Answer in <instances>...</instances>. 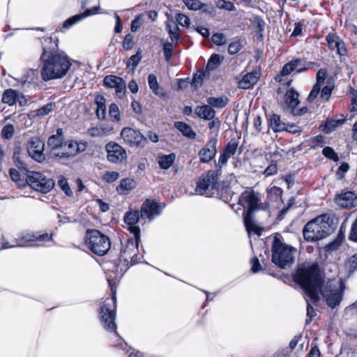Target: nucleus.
<instances>
[{
  "label": "nucleus",
  "instance_id": "46",
  "mask_svg": "<svg viewBox=\"0 0 357 357\" xmlns=\"http://www.w3.org/2000/svg\"><path fill=\"white\" fill-rule=\"evenodd\" d=\"M322 154L327 158L332 160L335 162L339 160V157L337 153L330 146H326L322 151Z\"/></svg>",
  "mask_w": 357,
  "mask_h": 357
},
{
  "label": "nucleus",
  "instance_id": "20",
  "mask_svg": "<svg viewBox=\"0 0 357 357\" xmlns=\"http://www.w3.org/2000/svg\"><path fill=\"white\" fill-rule=\"evenodd\" d=\"M112 130L113 128L112 126L102 124L89 128L87 133L91 137H102L111 134Z\"/></svg>",
  "mask_w": 357,
  "mask_h": 357
},
{
  "label": "nucleus",
  "instance_id": "16",
  "mask_svg": "<svg viewBox=\"0 0 357 357\" xmlns=\"http://www.w3.org/2000/svg\"><path fill=\"white\" fill-rule=\"evenodd\" d=\"M44 143L39 139L31 140L27 146L29 155L36 161H42L44 159Z\"/></svg>",
  "mask_w": 357,
  "mask_h": 357
},
{
  "label": "nucleus",
  "instance_id": "13",
  "mask_svg": "<svg viewBox=\"0 0 357 357\" xmlns=\"http://www.w3.org/2000/svg\"><path fill=\"white\" fill-rule=\"evenodd\" d=\"M107 153V160L112 163H122L127 158V153L124 148L114 142H109L105 146Z\"/></svg>",
  "mask_w": 357,
  "mask_h": 357
},
{
  "label": "nucleus",
  "instance_id": "26",
  "mask_svg": "<svg viewBox=\"0 0 357 357\" xmlns=\"http://www.w3.org/2000/svg\"><path fill=\"white\" fill-rule=\"evenodd\" d=\"M284 101L292 109L299 104L298 93L294 89L288 90L284 96Z\"/></svg>",
  "mask_w": 357,
  "mask_h": 357
},
{
  "label": "nucleus",
  "instance_id": "59",
  "mask_svg": "<svg viewBox=\"0 0 357 357\" xmlns=\"http://www.w3.org/2000/svg\"><path fill=\"white\" fill-rule=\"evenodd\" d=\"M115 89L116 94L119 98H123L125 96L126 92V84L123 79H121V82L119 83Z\"/></svg>",
  "mask_w": 357,
  "mask_h": 357
},
{
  "label": "nucleus",
  "instance_id": "21",
  "mask_svg": "<svg viewBox=\"0 0 357 357\" xmlns=\"http://www.w3.org/2000/svg\"><path fill=\"white\" fill-rule=\"evenodd\" d=\"M260 73L258 70H253L245 75L239 82V86L242 89H249L257 83L259 78Z\"/></svg>",
  "mask_w": 357,
  "mask_h": 357
},
{
  "label": "nucleus",
  "instance_id": "6",
  "mask_svg": "<svg viewBox=\"0 0 357 357\" xmlns=\"http://www.w3.org/2000/svg\"><path fill=\"white\" fill-rule=\"evenodd\" d=\"M52 236L48 234H38L37 233H22L17 238H14L11 242L7 241L4 236L0 240V250L13 248L16 247L39 246L40 244L34 242H43L52 240Z\"/></svg>",
  "mask_w": 357,
  "mask_h": 357
},
{
  "label": "nucleus",
  "instance_id": "11",
  "mask_svg": "<svg viewBox=\"0 0 357 357\" xmlns=\"http://www.w3.org/2000/svg\"><path fill=\"white\" fill-rule=\"evenodd\" d=\"M121 136L124 142L130 147H144L147 143L146 137L139 130L132 128H123Z\"/></svg>",
  "mask_w": 357,
  "mask_h": 357
},
{
  "label": "nucleus",
  "instance_id": "44",
  "mask_svg": "<svg viewBox=\"0 0 357 357\" xmlns=\"http://www.w3.org/2000/svg\"><path fill=\"white\" fill-rule=\"evenodd\" d=\"M167 28L172 42H178L180 39L178 26L176 24H174L172 26L167 25Z\"/></svg>",
  "mask_w": 357,
  "mask_h": 357
},
{
  "label": "nucleus",
  "instance_id": "12",
  "mask_svg": "<svg viewBox=\"0 0 357 357\" xmlns=\"http://www.w3.org/2000/svg\"><path fill=\"white\" fill-rule=\"evenodd\" d=\"M165 206V205L163 203L148 199L141 206L140 217L142 219H148L151 222L162 213Z\"/></svg>",
  "mask_w": 357,
  "mask_h": 357
},
{
  "label": "nucleus",
  "instance_id": "63",
  "mask_svg": "<svg viewBox=\"0 0 357 357\" xmlns=\"http://www.w3.org/2000/svg\"><path fill=\"white\" fill-rule=\"evenodd\" d=\"M267 192L269 195L278 198L282 195V190L279 187L272 186L267 190Z\"/></svg>",
  "mask_w": 357,
  "mask_h": 357
},
{
  "label": "nucleus",
  "instance_id": "27",
  "mask_svg": "<svg viewBox=\"0 0 357 357\" xmlns=\"http://www.w3.org/2000/svg\"><path fill=\"white\" fill-rule=\"evenodd\" d=\"M136 186V183L134 179L130 178H123L119 185L116 188L119 193L126 194L128 192L134 189Z\"/></svg>",
  "mask_w": 357,
  "mask_h": 357
},
{
  "label": "nucleus",
  "instance_id": "30",
  "mask_svg": "<svg viewBox=\"0 0 357 357\" xmlns=\"http://www.w3.org/2000/svg\"><path fill=\"white\" fill-rule=\"evenodd\" d=\"M18 98H20V96L15 90L7 89L3 93L2 102L9 105H13Z\"/></svg>",
  "mask_w": 357,
  "mask_h": 357
},
{
  "label": "nucleus",
  "instance_id": "53",
  "mask_svg": "<svg viewBox=\"0 0 357 357\" xmlns=\"http://www.w3.org/2000/svg\"><path fill=\"white\" fill-rule=\"evenodd\" d=\"M134 46L133 36L130 33L127 34L123 41V47L126 50H131Z\"/></svg>",
  "mask_w": 357,
  "mask_h": 357
},
{
  "label": "nucleus",
  "instance_id": "38",
  "mask_svg": "<svg viewBox=\"0 0 357 357\" xmlns=\"http://www.w3.org/2000/svg\"><path fill=\"white\" fill-rule=\"evenodd\" d=\"M121 79L122 78L114 75H107L104 78L103 82L105 86L116 88Z\"/></svg>",
  "mask_w": 357,
  "mask_h": 357
},
{
  "label": "nucleus",
  "instance_id": "34",
  "mask_svg": "<svg viewBox=\"0 0 357 357\" xmlns=\"http://www.w3.org/2000/svg\"><path fill=\"white\" fill-rule=\"evenodd\" d=\"M62 144V137L57 135H52L49 137L47 141V144L52 148L54 155L55 152L60 151Z\"/></svg>",
  "mask_w": 357,
  "mask_h": 357
},
{
  "label": "nucleus",
  "instance_id": "55",
  "mask_svg": "<svg viewBox=\"0 0 357 357\" xmlns=\"http://www.w3.org/2000/svg\"><path fill=\"white\" fill-rule=\"evenodd\" d=\"M212 41L217 45H224L227 43L226 37L223 33H217L213 35Z\"/></svg>",
  "mask_w": 357,
  "mask_h": 357
},
{
  "label": "nucleus",
  "instance_id": "35",
  "mask_svg": "<svg viewBox=\"0 0 357 357\" xmlns=\"http://www.w3.org/2000/svg\"><path fill=\"white\" fill-rule=\"evenodd\" d=\"M54 105L52 103L47 104L39 109H36L31 114H30L29 118L34 116H44L47 115L53 109Z\"/></svg>",
  "mask_w": 357,
  "mask_h": 357
},
{
  "label": "nucleus",
  "instance_id": "52",
  "mask_svg": "<svg viewBox=\"0 0 357 357\" xmlns=\"http://www.w3.org/2000/svg\"><path fill=\"white\" fill-rule=\"evenodd\" d=\"M119 178V174L117 172H107L102 176V179L107 183H112Z\"/></svg>",
  "mask_w": 357,
  "mask_h": 357
},
{
  "label": "nucleus",
  "instance_id": "31",
  "mask_svg": "<svg viewBox=\"0 0 357 357\" xmlns=\"http://www.w3.org/2000/svg\"><path fill=\"white\" fill-rule=\"evenodd\" d=\"M270 125L274 132H281L286 130V125L282 123L280 116L277 114H273L270 118Z\"/></svg>",
  "mask_w": 357,
  "mask_h": 357
},
{
  "label": "nucleus",
  "instance_id": "64",
  "mask_svg": "<svg viewBox=\"0 0 357 357\" xmlns=\"http://www.w3.org/2000/svg\"><path fill=\"white\" fill-rule=\"evenodd\" d=\"M349 238L354 241H357V218L352 225Z\"/></svg>",
  "mask_w": 357,
  "mask_h": 357
},
{
  "label": "nucleus",
  "instance_id": "43",
  "mask_svg": "<svg viewBox=\"0 0 357 357\" xmlns=\"http://www.w3.org/2000/svg\"><path fill=\"white\" fill-rule=\"evenodd\" d=\"M220 63V56L219 54H213L208 61L206 68L208 70L215 69Z\"/></svg>",
  "mask_w": 357,
  "mask_h": 357
},
{
  "label": "nucleus",
  "instance_id": "61",
  "mask_svg": "<svg viewBox=\"0 0 357 357\" xmlns=\"http://www.w3.org/2000/svg\"><path fill=\"white\" fill-rule=\"evenodd\" d=\"M321 86H319V84H314L308 98L307 100L309 102H312L315 100V98L317 97L319 93H320Z\"/></svg>",
  "mask_w": 357,
  "mask_h": 357
},
{
  "label": "nucleus",
  "instance_id": "40",
  "mask_svg": "<svg viewBox=\"0 0 357 357\" xmlns=\"http://www.w3.org/2000/svg\"><path fill=\"white\" fill-rule=\"evenodd\" d=\"M301 61L300 59H294V60H292L291 61L289 62L288 64L291 66V69L292 71H294V70H296L298 73H303V72L307 70L312 66V63H307V66L301 67L297 69V68L301 66Z\"/></svg>",
  "mask_w": 357,
  "mask_h": 357
},
{
  "label": "nucleus",
  "instance_id": "58",
  "mask_svg": "<svg viewBox=\"0 0 357 357\" xmlns=\"http://www.w3.org/2000/svg\"><path fill=\"white\" fill-rule=\"evenodd\" d=\"M241 49V45L238 41L231 43L228 47V53L234 55L238 53Z\"/></svg>",
  "mask_w": 357,
  "mask_h": 357
},
{
  "label": "nucleus",
  "instance_id": "60",
  "mask_svg": "<svg viewBox=\"0 0 357 357\" xmlns=\"http://www.w3.org/2000/svg\"><path fill=\"white\" fill-rule=\"evenodd\" d=\"M173 45L172 43H165L163 45L164 54L165 59L169 61L172 57V52L173 51Z\"/></svg>",
  "mask_w": 357,
  "mask_h": 357
},
{
  "label": "nucleus",
  "instance_id": "50",
  "mask_svg": "<svg viewBox=\"0 0 357 357\" xmlns=\"http://www.w3.org/2000/svg\"><path fill=\"white\" fill-rule=\"evenodd\" d=\"M144 15L137 16L132 22L130 25V30L132 32H135L142 25L144 21Z\"/></svg>",
  "mask_w": 357,
  "mask_h": 357
},
{
  "label": "nucleus",
  "instance_id": "42",
  "mask_svg": "<svg viewBox=\"0 0 357 357\" xmlns=\"http://www.w3.org/2000/svg\"><path fill=\"white\" fill-rule=\"evenodd\" d=\"M109 114L113 121L118 122L121 120V114L119 107L115 103H112L109 105Z\"/></svg>",
  "mask_w": 357,
  "mask_h": 357
},
{
  "label": "nucleus",
  "instance_id": "1",
  "mask_svg": "<svg viewBox=\"0 0 357 357\" xmlns=\"http://www.w3.org/2000/svg\"><path fill=\"white\" fill-rule=\"evenodd\" d=\"M294 280L303 288L305 295L313 302L318 301L321 294L328 306L333 309L340 305L342 299V282L336 280H329L324 282L317 264L298 269Z\"/></svg>",
  "mask_w": 357,
  "mask_h": 357
},
{
  "label": "nucleus",
  "instance_id": "48",
  "mask_svg": "<svg viewBox=\"0 0 357 357\" xmlns=\"http://www.w3.org/2000/svg\"><path fill=\"white\" fill-rule=\"evenodd\" d=\"M185 5L192 10H200L203 4L199 0H182Z\"/></svg>",
  "mask_w": 357,
  "mask_h": 357
},
{
  "label": "nucleus",
  "instance_id": "9",
  "mask_svg": "<svg viewBox=\"0 0 357 357\" xmlns=\"http://www.w3.org/2000/svg\"><path fill=\"white\" fill-rule=\"evenodd\" d=\"M26 182L32 189L42 193L49 192L55 185L53 178L38 172H31L27 175Z\"/></svg>",
  "mask_w": 357,
  "mask_h": 357
},
{
  "label": "nucleus",
  "instance_id": "3",
  "mask_svg": "<svg viewBox=\"0 0 357 357\" xmlns=\"http://www.w3.org/2000/svg\"><path fill=\"white\" fill-rule=\"evenodd\" d=\"M108 282L112 291V297L107 298L100 306L99 312L100 319L103 328L108 332H114V336L116 339V344L114 346L122 350H126V343L119 337L116 332V325L115 324L116 297V291L112 285L111 280L108 279Z\"/></svg>",
  "mask_w": 357,
  "mask_h": 357
},
{
  "label": "nucleus",
  "instance_id": "2",
  "mask_svg": "<svg viewBox=\"0 0 357 357\" xmlns=\"http://www.w3.org/2000/svg\"><path fill=\"white\" fill-rule=\"evenodd\" d=\"M42 63L41 77L49 81L64 77L71 66L68 56L63 52H59L54 48L43 46L40 56Z\"/></svg>",
  "mask_w": 357,
  "mask_h": 357
},
{
  "label": "nucleus",
  "instance_id": "54",
  "mask_svg": "<svg viewBox=\"0 0 357 357\" xmlns=\"http://www.w3.org/2000/svg\"><path fill=\"white\" fill-rule=\"evenodd\" d=\"M176 20L177 22L183 26L188 27L190 24L189 17L182 13L177 14L176 16Z\"/></svg>",
  "mask_w": 357,
  "mask_h": 357
},
{
  "label": "nucleus",
  "instance_id": "14",
  "mask_svg": "<svg viewBox=\"0 0 357 357\" xmlns=\"http://www.w3.org/2000/svg\"><path fill=\"white\" fill-rule=\"evenodd\" d=\"M217 144L218 139L216 138H212L207 142L205 147L202 148L199 152L201 162L207 163L214 158L217 153Z\"/></svg>",
  "mask_w": 357,
  "mask_h": 357
},
{
  "label": "nucleus",
  "instance_id": "47",
  "mask_svg": "<svg viewBox=\"0 0 357 357\" xmlns=\"http://www.w3.org/2000/svg\"><path fill=\"white\" fill-rule=\"evenodd\" d=\"M238 145V142L235 139H232L228 142L223 151L232 156L236 153Z\"/></svg>",
  "mask_w": 357,
  "mask_h": 357
},
{
  "label": "nucleus",
  "instance_id": "10",
  "mask_svg": "<svg viewBox=\"0 0 357 357\" xmlns=\"http://www.w3.org/2000/svg\"><path fill=\"white\" fill-rule=\"evenodd\" d=\"M218 171L211 170L197 183L196 192L201 195L209 196L211 191L218 187Z\"/></svg>",
  "mask_w": 357,
  "mask_h": 357
},
{
  "label": "nucleus",
  "instance_id": "41",
  "mask_svg": "<svg viewBox=\"0 0 357 357\" xmlns=\"http://www.w3.org/2000/svg\"><path fill=\"white\" fill-rule=\"evenodd\" d=\"M254 211H247L244 215V225L248 232H250L255 228V224L252 221V214Z\"/></svg>",
  "mask_w": 357,
  "mask_h": 357
},
{
  "label": "nucleus",
  "instance_id": "36",
  "mask_svg": "<svg viewBox=\"0 0 357 357\" xmlns=\"http://www.w3.org/2000/svg\"><path fill=\"white\" fill-rule=\"evenodd\" d=\"M15 133V128L13 124L8 123L5 125L1 130V135L4 139H10Z\"/></svg>",
  "mask_w": 357,
  "mask_h": 357
},
{
  "label": "nucleus",
  "instance_id": "15",
  "mask_svg": "<svg viewBox=\"0 0 357 357\" xmlns=\"http://www.w3.org/2000/svg\"><path fill=\"white\" fill-rule=\"evenodd\" d=\"M123 220L128 226V230L133 234L135 238H140V229L135 225L139 220V212L138 211H128L126 213Z\"/></svg>",
  "mask_w": 357,
  "mask_h": 357
},
{
  "label": "nucleus",
  "instance_id": "32",
  "mask_svg": "<svg viewBox=\"0 0 357 357\" xmlns=\"http://www.w3.org/2000/svg\"><path fill=\"white\" fill-rule=\"evenodd\" d=\"M175 160V155L173 153L158 157V164L161 169H167L173 164Z\"/></svg>",
  "mask_w": 357,
  "mask_h": 357
},
{
  "label": "nucleus",
  "instance_id": "56",
  "mask_svg": "<svg viewBox=\"0 0 357 357\" xmlns=\"http://www.w3.org/2000/svg\"><path fill=\"white\" fill-rule=\"evenodd\" d=\"M332 90L333 86L331 85L328 84L324 86L320 91V97L325 100H328L331 95Z\"/></svg>",
  "mask_w": 357,
  "mask_h": 357
},
{
  "label": "nucleus",
  "instance_id": "22",
  "mask_svg": "<svg viewBox=\"0 0 357 357\" xmlns=\"http://www.w3.org/2000/svg\"><path fill=\"white\" fill-rule=\"evenodd\" d=\"M76 155L75 142L63 143L60 151L55 152V155L60 158H69Z\"/></svg>",
  "mask_w": 357,
  "mask_h": 357
},
{
  "label": "nucleus",
  "instance_id": "17",
  "mask_svg": "<svg viewBox=\"0 0 357 357\" xmlns=\"http://www.w3.org/2000/svg\"><path fill=\"white\" fill-rule=\"evenodd\" d=\"M336 204L344 208H351L357 206V196L351 191L342 192L335 198Z\"/></svg>",
  "mask_w": 357,
  "mask_h": 357
},
{
  "label": "nucleus",
  "instance_id": "39",
  "mask_svg": "<svg viewBox=\"0 0 357 357\" xmlns=\"http://www.w3.org/2000/svg\"><path fill=\"white\" fill-rule=\"evenodd\" d=\"M142 51L140 49H139L137 52V53L132 56H131L127 62V67H130L132 66V70H135L139 63L140 62L142 59Z\"/></svg>",
  "mask_w": 357,
  "mask_h": 357
},
{
  "label": "nucleus",
  "instance_id": "8",
  "mask_svg": "<svg viewBox=\"0 0 357 357\" xmlns=\"http://www.w3.org/2000/svg\"><path fill=\"white\" fill-rule=\"evenodd\" d=\"M85 241L87 248L98 256L105 255L111 247L109 238L96 229L87 231Z\"/></svg>",
  "mask_w": 357,
  "mask_h": 357
},
{
  "label": "nucleus",
  "instance_id": "24",
  "mask_svg": "<svg viewBox=\"0 0 357 357\" xmlns=\"http://www.w3.org/2000/svg\"><path fill=\"white\" fill-rule=\"evenodd\" d=\"M174 127L178 130L185 137L189 139H195L196 132L187 123L181 121H176L174 124Z\"/></svg>",
  "mask_w": 357,
  "mask_h": 357
},
{
  "label": "nucleus",
  "instance_id": "19",
  "mask_svg": "<svg viewBox=\"0 0 357 357\" xmlns=\"http://www.w3.org/2000/svg\"><path fill=\"white\" fill-rule=\"evenodd\" d=\"M241 198L245 203L248 204V211L255 212V211L261 208L258 204L260 200L258 193H255L253 191L245 192L242 194Z\"/></svg>",
  "mask_w": 357,
  "mask_h": 357
},
{
  "label": "nucleus",
  "instance_id": "45",
  "mask_svg": "<svg viewBox=\"0 0 357 357\" xmlns=\"http://www.w3.org/2000/svg\"><path fill=\"white\" fill-rule=\"evenodd\" d=\"M254 23L257 28V32L259 34V37L263 39V32L266 24L264 20L261 17L257 16L254 18Z\"/></svg>",
  "mask_w": 357,
  "mask_h": 357
},
{
  "label": "nucleus",
  "instance_id": "25",
  "mask_svg": "<svg viewBox=\"0 0 357 357\" xmlns=\"http://www.w3.org/2000/svg\"><path fill=\"white\" fill-rule=\"evenodd\" d=\"M148 84L151 90L155 94L160 97H162L165 96L164 90L162 88L160 87L157 77L153 74H150L148 76Z\"/></svg>",
  "mask_w": 357,
  "mask_h": 357
},
{
  "label": "nucleus",
  "instance_id": "29",
  "mask_svg": "<svg viewBox=\"0 0 357 357\" xmlns=\"http://www.w3.org/2000/svg\"><path fill=\"white\" fill-rule=\"evenodd\" d=\"M207 103L211 106L215 108H222L227 105L229 99L225 96L220 97H209L206 100Z\"/></svg>",
  "mask_w": 357,
  "mask_h": 357
},
{
  "label": "nucleus",
  "instance_id": "49",
  "mask_svg": "<svg viewBox=\"0 0 357 357\" xmlns=\"http://www.w3.org/2000/svg\"><path fill=\"white\" fill-rule=\"evenodd\" d=\"M341 39L335 34H328L326 36V40L328 43V47L331 50H335V47L337 46L338 42Z\"/></svg>",
  "mask_w": 357,
  "mask_h": 357
},
{
  "label": "nucleus",
  "instance_id": "18",
  "mask_svg": "<svg viewBox=\"0 0 357 357\" xmlns=\"http://www.w3.org/2000/svg\"><path fill=\"white\" fill-rule=\"evenodd\" d=\"M99 9H100V6H96L93 7L91 9L86 10L82 14L75 15L69 17L68 19H67L66 20L64 21V22L63 24V28H64L66 29L70 28L75 24L82 20L83 19L86 18V17L96 14V13L98 12V10Z\"/></svg>",
  "mask_w": 357,
  "mask_h": 357
},
{
  "label": "nucleus",
  "instance_id": "7",
  "mask_svg": "<svg viewBox=\"0 0 357 357\" xmlns=\"http://www.w3.org/2000/svg\"><path fill=\"white\" fill-rule=\"evenodd\" d=\"M139 241V238L136 239L135 238V240L130 239L122 248L119 261L121 262L123 261V264H119L116 268V271H119L121 275L130 266L137 264L140 261L141 257L138 256L137 253L138 252Z\"/></svg>",
  "mask_w": 357,
  "mask_h": 357
},
{
  "label": "nucleus",
  "instance_id": "51",
  "mask_svg": "<svg viewBox=\"0 0 357 357\" xmlns=\"http://www.w3.org/2000/svg\"><path fill=\"white\" fill-rule=\"evenodd\" d=\"M217 6L220 8H223L229 11H234L236 10L235 6L231 1L226 0H219Z\"/></svg>",
  "mask_w": 357,
  "mask_h": 357
},
{
  "label": "nucleus",
  "instance_id": "5",
  "mask_svg": "<svg viewBox=\"0 0 357 357\" xmlns=\"http://www.w3.org/2000/svg\"><path fill=\"white\" fill-rule=\"evenodd\" d=\"M296 249L282 242L281 236H274L272 244V261L281 268L289 267L294 262Z\"/></svg>",
  "mask_w": 357,
  "mask_h": 357
},
{
  "label": "nucleus",
  "instance_id": "33",
  "mask_svg": "<svg viewBox=\"0 0 357 357\" xmlns=\"http://www.w3.org/2000/svg\"><path fill=\"white\" fill-rule=\"evenodd\" d=\"M346 119H328L326 121L324 130L326 133H330L333 130H334L336 128L342 126L344 122Z\"/></svg>",
  "mask_w": 357,
  "mask_h": 357
},
{
  "label": "nucleus",
  "instance_id": "62",
  "mask_svg": "<svg viewBox=\"0 0 357 357\" xmlns=\"http://www.w3.org/2000/svg\"><path fill=\"white\" fill-rule=\"evenodd\" d=\"M326 71L324 69H320L317 73V82L315 84L323 86L326 79Z\"/></svg>",
  "mask_w": 357,
  "mask_h": 357
},
{
  "label": "nucleus",
  "instance_id": "57",
  "mask_svg": "<svg viewBox=\"0 0 357 357\" xmlns=\"http://www.w3.org/2000/svg\"><path fill=\"white\" fill-rule=\"evenodd\" d=\"M206 76L205 72L199 73V74L195 75L192 79V84L195 87H199L202 84L204 78Z\"/></svg>",
  "mask_w": 357,
  "mask_h": 357
},
{
  "label": "nucleus",
  "instance_id": "4",
  "mask_svg": "<svg viewBox=\"0 0 357 357\" xmlns=\"http://www.w3.org/2000/svg\"><path fill=\"white\" fill-rule=\"evenodd\" d=\"M331 225L332 220L327 214L321 215L309 221L303 229L305 240L314 242L327 237L333 231Z\"/></svg>",
  "mask_w": 357,
  "mask_h": 357
},
{
  "label": "nucleus",
  "instance_id": "28",
  "mask_svg": "<svg viewBox=\"0 0 357 357\" xmlns=\"http://www.w3.org/2000/svg\"><path fill=\"white\" fill-rule=\"evenodd\" d=\"M95 102L97 105L96 115L99 119H104L105 117V99L102 96L98 95L96 97Z\"/></svg>",
  "mask_w": 357,
  "mask_h": 357
},
{
  "label": "nucleus",
  "instance_id": "23",
  "mask_svg": "<svg viewBox=\"0 0 357 357\" xmlns=\"http://www.w3.org/2000/svg\"><path fill=\"white\" fill-rule=\"evenodd\" d=\"M195 114L200 118L211 120L215 116V112L208 104L202 106H197L195 109Z\"/></svg>",
  "mask_w": 357,
  "mask_h": 357
},
{
  "label": "nucleus",
  "instance_id": "37",
  "mask_svg": "<svg viewBox=\"0 0 357 357\" xmlns=\"http://www.w3.org/2000/svg\"><path fill=\"white\" fill-rule=\"evenodd\" d=\"M58 185L67 196L71 197L73 195V192L69 186L68 180L64 176H61L59 177L58 180Z\"/></svg>",
  "mask_w": 357,
  "mask_h": 357
}]
</instances>
